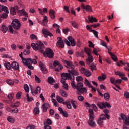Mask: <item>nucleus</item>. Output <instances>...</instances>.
Masks as SVG:
<instances>
[{"instance_id":"nucleus-52","label":"nucleus","mask_w":129,"mask_h":129,"mask_svg":"<svg viewBox=\"0 0 129 129\" xmlns=\"http://www.w3.org/2000/svg\"><path fill=\"white\" fill-rule=\"evenodd\" d=\"M48 23V17L47 16H45L44 17V19L43 20V24L44 26H46V24Z\"/></svg>"},{"instance_id":"nucleus-38","label":"nucleus","mask_w":129,"mask_h":129,"mask_svg":"<svg viewBox=\"0 0 129 129\" xmlns=\"http://www.w3.org/2000/svg\"><path fill=\"white\" fill-rule=\"evenodd\" d=\"M63 104L64 105H67V108L68 109H71V108H72V106H71V104H70V102H63Z\"/></svg>"},{"instance_id":"nucleus-34","label":"nucleus","mask_w":129,"mask_h":129,"mask_svg":"<svg viewBox=\"0 0 129 129\" xmlns=\"http://www.w3.org/2000/svg\"><path fill=\"white\" fill-rule=\"evenodd\" d=\"M120 63L122 64V65H124L125 66L124 70H129V63H123V61L122 60H120Z\"/></svg>"},{"instance_id":"nucleus-62","label":"nucleus","mask_w":129,"mask_h":129,"mask_svg":"<svg viewBox=\"0 0 129 129\" xmlns=\"http://www.w3.org/2000/svg\"><path fill=\"white\" fill-rule=\"evenodd\" d=\"M34 78H35V81H36V82H37V83H40L41 82V79H40L38 76H37V75H35L34 76Z\"/></svg>"},{"instance_id":"nucleus-53","label":"nucleus","mask_w":129,"mask_h":129,"mask_svg":"<svg viewBox=\"0 0 129 129\" xmlns=\"http://www.w3.org/2000/svg\"><path fill=\"white\" fill-rule=\"evenodd\" d=\"M57 68L55 69V71H61L62 69H63V66L62 64H60L59 66L57 67Z\"/></svg>"},{"instance_id":"nucleus-31","label":"nucleus","mask_w":129,"mask_h":129,"mask_svg":"<svg viewBox=\"0 0 129 129\" xmlns=\"http://www.w3.org/2000/svg\"><path fill=\"white\" fill-rule=\"evenodd\" d=\"M83 87V83L79 82L77 83L76 89H77V91H78L80 89H81V88H82Z\"/></svg>"},{"instance_id":"nucleus-13","label":"nucleus","mask_w":129,"mask_h":129,"mask_svg":"<svg viewBox=\"0 0 129 129\" xmlns=\"http://www.w3.org/2000/svg\"><path fill=\"white\" fill-rule=\"evenodd\" d=\"M39 65L41 71H42L43 73H47L48 72L46 66H45L44 63L40 61L39 62Z\"/></svg>"},{"instance_id":"nucleus-30","label":"nucleus","mask_w":129,"mask_h":129,"mask_svg":"<svg viewBox=\"0 0 129 129\" xmlns=\"http://www.w3.org/2000/svg\"><path fill=\"white\" fill-rule=\"evenodd\" d=\"M3 64L4 67H5V68L7 69V70H10V69H11V65L10 62L6 61Z\"/></svg>"},{"instance_id":"nucleus-24","label":"nucleus","mask_w":129,"mask_h":129,"mask_svg":"<svg viewBox=\"0 0 129 129\" xmlns=\"http://www.w3.org/2000/svg\"><path fill=\"white\" fill-rule=\"evenodd\" d=\"M88 19L89 20V23H97V22H98V20H97L96 18L93 17V16L90 17V16H88Z\"/></svg>"},{"instance_id":"nucleus-25","label":"nucleus","mask_w":129,"mask_h":129,"mask_svg":"<svg viewBox=\"0 0 129 129\" xmlns=\"http://www.w3.org/2000/svg\"><path fill=\"white\" fill-rule=\"evenodd\" d=\"M38 12H39V14H40V15H43L45 13H48V9H47V8H43V10L42 9L38 8Z\"/></svg>"},{"instance_id":"nucleus-1","label":"nucleus","mask_w":129,"mask_h":129,"mask_svg":"<svg viewBox=\"0 0 129 129\" xmlns=\"http://www.w3.org/2000/svg\"><path fill=\"white\" fill-rule=\"evenodd\" d=\"M31 47L33 49V50L40 51L41 53H43V49L45 47V46L44 45V44L42 43L41 41H38L36 43V44L35 43H32L31 44Z\"/></svg>"},{"instance_id":"nucleus-43","label":"nucleus","mask_w":129,"mask_h":129,"mask_svg":"<svg viewBox=\"0 0 129 129\" xmlns=\"http://www.w3.org/2000/svg\"><path fill=\"white\" fill-rule=\"evenodd\" d=\"M89 117H94V113H93V110L92 109H90L89 110Z\"/></svg>"},{"instance_id":"nucleus-39","label":"nucleus","mask_w":129,"mask_h":129,"mask_svg":"<svg viewBox=\"0 0 129 129\" xmlns=\"http://www.w3.org/2000/svg\"><path fill=\"white\" fill-rule=\"evenodd\" d=\"M103 120H102V119H100V118H99L97 122V123L100 125V126H101V127H102V126H103V124H102V123H103Z\"/></svg>"},{"instance_id":"nucleus-47","label":"nucleus","mask_w":129,"mask_h":129,"mask_svg":"<svg viewBox=\"0 0 129 129\" xmlns=\"http://www.w3.org/2000/svg\"><path fill=\"white\" fill-rule=\"evenodd\" d=\"M71 24H72V25L73 27H74L75 29H77L78 28V25L75 21H70Z\"/></svg>"},{"instance_id":"nucleus-4","label":"nucleus","mask_w":129,"mask_h":129,"mask_svg":"<svg viewBox=\"0 0 129 129\" xmlns=\"http://www.w3.org/2000/svg\"><path fill=\"white\" fill-rule=\"evenodd\" d=\"M64 41L66 43V45H67L69 47H70V46L75 47V45L76 44L74 39H73V38L70 36L68 37V40L66 39H64Z\"/></svg>"},{"instance_id":"nucleus-15","label":"nucleus","mask_w":129,"mask_h":129,"mask_svg":"<svg viewBox=\"0 0 129 129\" xmlns=\"http://www.w3.org/2000/svg\"><path fill=\"white\" fill-rule=\"evenodd\" d=\"M94 120V117H89V120L88 121L89 125L92 127H94L96 125V123H95V122L93 121Z\"/></svg>"},{"instance_id":"nucleus-12","label":"nucleus","mask_w":129,"mask_h":129,"mask_svg":"<svg viewBox=\"0 0 129 129\" xmlns=\"http://www.w3.org/2000/svg\"><path fill=\"white\" fill-rule=\"evenodd\" d=\"M20 9L18 6H15L14 7L10 8V14L12 15V16H15L16 13H17V10Z\"/></svg>"},{"instance_id":"nucleus-57","label":"nucleus","mask_w":129,"mask_h":129,"mask_svg":"<svg viewBox=\"0 0 129 129\" xmlns=\"http://www.w3.org/2000/svg\"><path fill=\"white\" fill-rule=\"evenodd\" d=\"M93 54H94L96 56H98V51H97V49H96V48H94V46H93Z\"/></svg>"},{"instance_id":"nucleus-61","label":"nucleus","mask_w":129,"mask_h":129,"mask_svg":"<svg viewBox=\"0 0 129 129\" xmlns=\"http://www.w3.org/2000/svg\"><path fill=\"white\" fill-rule=\"evenodd\" d=\"M88 65H90L89 67L90 68L91 70H92L93 71V70H96V66L94 65V64H88Z\"/></svg>"},{"instance_id":"nucleus-5","label":"nucleus","mask_w":129,"mask_h":129,"mask_svg":"<svg viewBox=\"0 0 129 129\" xmlns=\"http://www.w3.org/2000/svg\"><path fill=\"white\" fill-rule=\"evenodd\" d=\"M22 62L24 65H27V66H28L29 69H31V70L34 69V67L32 66V64H33V60H32V59L25 58L24 59H23V61H22Z\"/></svg>"},{"instance_id":"nucleus-18","label":"nucleus","mask_w":129,"mask_h":129,"mask_svg":"<svg viewBox=\"0 0 129 129\" xmlns=\"http://www.w3.org/2000/svg\"><path fill=\"white\" fill-rule=\"evenodd\" d=\"M87 92V89L85 87H82L78 91H77L78 94H85Z\"/></svg>"},{"instance_id":"nucleus-46","label":"nucleus","mask_w":129,"mask_h":129,"mask_svg":"<svg viewBox=\"0 0 129 129\" xmlns=\"http://www.w3.org/2000/svg\"><path fill=\"white\" fill-rule=\"evenodd\" d=\"M87 71V69H85V68H83V67H81L80 69V72H81V73H82V74H85V73L86 72V71Z\"/></svg>"},{"instance_id":"nucleus-42","label":"nucleus","mask_w":129,"mask_h":129,"mask_svg":"<svg viewBox=\"0 0 129 129\" xmlns=\"http://www.w3.org/2000/svg\"><path fill=\"white\" fill-rule=\"evenodd\" d=\"M76 80L77 82L83 81V78L81 76H78L76 77Z\"/></svg>"},{"instance_id":"nucleus-51","label":"nucleus","mask_w":129,"mask_h":129,"mask_svg":"<svg viewBox=\"0 0 129 129\" xmlns=\"http://www.w3.org/2000/svg\"><path fill=\"white\" fill-rule=\"evenodd\" d=\"M33 113L34 114H39V113H40V110L38 107H36L34 108Z\"/></svg>"},{"instance_id":"nucleus-63","label":"nucleus","mask_w":129,"mask_h":129,"mask_svg":"<svg viewBox=\"0 0 129 129\" xmlns=\"http://www.w3.org/2000/svg\"><path fill=\"white\" fill-rule=\"evenodd\" d=\"M60 93L63 97H67L68 94H67V93H66V92L62 90V91H61Z\"/></svg>"},{"instance_id":"nucleus-19","label":"nucleus","mask_w":129,"mask_h":129,"mask_svg":"<svg viewBox=\"0 0 129 129\" xmlns=\"http://www.w3.org/2000/svg\"><path fill=\"white\" fill-rule=\"evenodd\" d=\"M61 77L62 79L66 80V79H71L72 78V77H71V75H70V73H62L61 74Z\"/></svg>"},{"instance_id":"nucleus-20","label":"nucleus","mask_w":129,"mask_h":129,"mask_svg":"<svg viewBox=\"0 0 129 129\" xmlns=\"http://www.w3.org/2000/svg\"><path fill=\"white\" fill-rule=\"evenodd\" d=\"M68 71L70 75H73V76L75 75H79V72L76 70H74V69H72L71 70H68Z\"/></svg>"},{"instance_id":"nucleus-8","label":"nucleus","mask_w":129,"mask_h":129,"mask_svg":"<svg viewBox=\"0 0 129 129\" xmlns=\"http://www.w3.org/2000/svg\"><path fill=\"white\" fill-rule=\"evenodd\" d=\"M43 52L41 53L43 54L44 56H47L50 58H53V57L54 56V52L52 49L49 48L46 49V53L44 52V49H43Z\"/></svg>"},{"instance_id":"nucleus-36","label":"nucleus","mask_w":129,"mask_h":129,"mask_svg":"<svg viewBox=\"0 0 129 129\" xmlns=\"http://www.w3.org/2000/svg\"><path fill=\"white\" fill-rule=\"evenodd\" d=\"M48 82L50 84H51V85H53L54 83H55V79L52 77H49L48 78Z\"/></svg>"},{"instance_id":"nucleus-58","label":"nucleus","mask_w":129,"mask_h":129,"mask_svg":"<svg viewBox=\"0 0 129 129\" xmlns=\"http://www.w3.org/2000/svg\"><path fill=\"white\" fill-rule=\"evenodd\" d=\"M51 101L53 102V103H54L55 106H56L57 107L59 106V104H58V102H57L56 99H52Z\"/></svg>"},{"instance_id":"nucleus-33","label":"nucleus","mask_w":129,"mask_h":129,"mask_svg":"<svg viewBox=\"0 0 129 129\" xmlns=\"http://www.w3.org/2000/svg\"><path fill=\"white\" fill-rule=\"evenodd\" d=\"M109 115L108 114L104 115V114H102L100 116V118L101 119H102L103 120H105V119H106V118L108 119H109Z\"/></svg>"},{"instance_id":"nucleus-7","label":"nucleus","mask_w":129,"mask_h":129,"mask_svg":"<svg viewBox=\"0 0 129 129\" xmlns=\"http://www.w3.org/2000/svg\"><path fill=\"white\" fill-rule=\"evenodd\" d=\"M12 26L15 30H19L21 28V22L18 19H14L12 22Z\"/></svg>"},{"instance_id":"nucleus-21","label":"nucleus","mask_w":129,"mask_h":129,"mask_svg":"<svg viewBox=\"0 0 129 129\" xmlns=\"http://www.w3.org/2000/svg\"><path fill=\"white\" fill-rule=\"evenodd\" d=\"M11 66L14 70H19V69H20L19 63L16 61L13 62L11 64Z\"/></svg>"},{"instance_id":"nucleus-32","label":"nucleus","mask_w":129,"mask_h":129,"mask_svg":"<svg viewBox=\"0 0 129 129\" xmlns=\"http://www.w3.org/2000/svg\"><path fill=\"white\" fill-rule=\"evenodd\" d=\"M76 56L77 57H81V58H84V52L83 51L81 52H77L76 53Z\"/></svg>"},{"instance_id":"nucleus-9","label":"nucleus","mask_w":129,"mask_h":129,"mask_svg":"<svg viewBox=\"0 0 129 129\" xmlns=\"http://www.w3.org/2000/svg\"><path fill=\"white\" fill-rule=\"evenodd\" d=\"M97 105L100 108V109L105 108L106 107H108V108H111V105H110V104L107 103V102L105 103H98Z\"/></svg>"},{"instance_id":"nucleus-64","label":"nucleus","mask_w":129,"mask_h":129,"mask_svg":"<svg viewBox=\"0 0 129 129\" xmlns=\"http://www.w3.org/2000/svg\"><path fill=\"white\" fill-rule=\"evenodd\" d=\"M19 112V109L15 108L12 110L11 113H18Z\"/></svg>"},{"instance_id":"nucleus-56","label":"nucleus","mask_w":129,"mask_h":129,"mask_svg":"<svg viewBox=\"0 0 129 129\" xmlns=\"http://www.w3.org/2000/svg\"><path fill=\"white\" fill-rule=\"evenodd\" d=\"M100 45H101V46H103V47H105V48H107V45L106 44V43H105V42L103 41V40H101Z\"/></svg>"},{"instance_id":"nucleus-11","label":"nucleus","mask_w":129,"mask_h":129,"mask_svg":"<svg viewBox=\"0 0 129 129\" xmlns=\"http://www.w3.org/2000/svg\"><path fill=\"white\" fill-rule=\"evenodd\" d=\"M31 91L32 95H36L38 93L41 92V88L39 86H37L35 90H33L32 88H31Z\"/></svg>"},{"instance_id":"nucleus-54","label":"nucleus","mask_w":129,"mask_h":129,"mask_svg":"<svg viewBox=\"0 0 129 129\" xmlns=\"http://www.w3.org/2000/svg\"><path fill=\"white\" fill-rule=\"evenodd\" d=\"M24 89L26 92H29L30 91V89L29 88V86H28L27 84H25L24 85Z\"/></svg>"},{"instance_id":"nucleus-29","label":"nucleus","mask_w":129,"mask_h":129,"mask_svg":"<svg viewBox=\"0 0 129 129\" xmlns=\"http://www.w3.org/2000/svg\"><path fill=\"white\" fill-rule=\"evenodd\" d=\"M109 54L111 56L112 60H113L114 62H116V61L118 60V58H117V56H116V55L111 53V52L109 51Z\"/></svg>"},{"instance_id":"nucleus-49","label":"nucleus","mask_w":129,"mask_h":129,"mask_svg":"<svg viewBox=\"0 0 129 129\" xmlns=\"http://www.w3.org/2000/svg\"><path fill=\"white\" fill-rule=\"evenodd\" d=\"M7 120L8 121H9V122H10L11 123H14V122H15V119L11 116H9L7 118Z\"/></svg>"},{"instance_id":"nucleus-10","label":"nucleus","mask_w":129,"mask_h":129,"mask_svg":"<svg viewBox=\"0 0 129 129\" xmlns=\"http://www.w3.org/2000/svg\"><path fill=\"white\" fill-rule=\"evenodd\" d=\"M56 46L59 48H64L65 47V44H64L63 39L60 37L57 38V42L56 43Z\"/></svg>"},{"instance_id":"nucleus-14","label":"nucleus","mask_w":129,"mask_h":129,"mask_svg":"<svg viewBox=\"0 0 129 129\" xmlns=\"http://www.w3.org/2000/svg\"><path fill=\"white\" fill-rule=\"evenodd\" d=\"M115 73L116 75H119V76L121 77V78H122V79H123V80H125V81H126V80H127V78L126 77H123V76H124V74L123 72L117 71L115 72Z\"/></svg>"},{"instance_id":"nucleus-55","label":"nucleus","mask_w":129,"mask_h":129,"mask_svg":"<svg viewBox=\"0 0 129 129\" xmlns=\"http://www.w3.org/2000/svg\"><path fill=\"white\" fill-rule=\"evenodd\" d=\"M84 75H85V76H87V77H89V76H91V72L88 70H87Z\"/></svg>"},{"instance_id":"nucleus-59","label":"nucleus","mask_w":129,"mask_h":129,"mask_svg":"<svg viewBox=\"0 0 129 129\" xmlns=\"http://www.w3.org/2000/svg\"><path fill=\"white\" fill-rule=\"evenodd\" d=\"M59 65H61V63H60V62H59L57 60H55L53 62V66L54 67H57V66H59Z\"/></svg>"},{"instance_id":"nucleus-35","label":"nucleus","mask_w":129,"mask_h":129,"mask_svg":"<svg viewBox=\"0 0 129 129\" xmlns=\"http://www.w3.org/2000/svg\"><path fill=\"white\" fill-rule=\"evenodd\" d=\"M56 100L59 103H62L63 104L64 99L59 96H56Z\"/></svg>"},{"instance_id":"nucleus-37","label":"nucleus","mask_w":129,"mask_h":129,"mask_svg":"<svg viewBox=\"0 0 129 129\" xmlns=\"http://www.w3.org/2000/svg\"><path fill=\"white\" fill-rule=\"evenodd\" d=\"M99 81H103V80H105L106 79V75L104 74H102V77L99 76L98 78Z\"/></svg>"},{"instance_id":"nucleus-26","label":"nucleus","mask_w":129,"mask_h":129,"mask_svg":"<svg viewBox=\"0 0 129 129\" xmlns=\"http://www.w3.org/2000/svg\"><path fill=\"white\" fill-rule=\"evenodd\" d=\"M55 14H56V12L53 9H50L49 11V16L51 18V19H54L55 18H56V16H55Z\"/></svg>"},{"instance_id":"nucleus-28","label":"nucleus","mask_w":129,"mask_h":129,"mask_svg":"<svg viewBox=\"0 0 129 129\" xmlns=\"http://www.w3.org/2000/svg\"><path fill=\"white\" fill-rule=\"evenodd\" d=\"M70 102L74 109H76V108H77V104H78L77 101L74 100H71L70 101Z\"/></svg>"},{"instance_id":"nucleus-40","label":"nucleus","mask_w":129,"mask_h":129,"mask_svg":"<svg viewBox=\"0 0 129 129\" xmlns=\"http://www.w3.org/2000/svg\"><path fill=\"white\" fill-rule=\"evenodd\" d=\"M85 85H86V86H88V87L90 88V87H91V86L92 85H91V83H90L89 82V81H88V80H87V79H85Z\"/></svg>"},{"instance_id":"nucleus-45","label":"nucleus","mask_w":129,"mask_h":129,"mask_svg":"<svg viewBox=\"0 0 129 129\" xmlns=\"http://www.w3.org/2000/svg\"><path fill=\"white\" fill-rule=\"evenodd\" d=\"M87 71V69H85V68H83V67H81L80 69V72H81V73H82V74H85V73L86 72V71Z\"/></svg>"},{"instance_id":"nucleus-60","label":"nucleus","mask_w":129,"mask_h":129,"mask_svg":"<svg viewBox=\"0 0 129 129\" xmlns=\"http://www.w3.org/2000/svg\"><path fill=\"white\" fill-rule=\"evenodd\" d=\"M7 83L9 85H14V81L12 80L8 79L7 80Z\"/></svg>"},{"instance_id":"nucleus-2","label":"nucleus","mask_w":129,"mask_h":129,"mask_svg":"<svg viewBox=\"0 0 129 129\" xmlns=\"http://www.w3.org/2000/svg\"><path fill=\"white\" fill-rule=\"evenodd\" d=\"M85 52L87 54L88 56V58L87 59V65H90L91 63L93 62V56L91 55V50L88 48H85L84 49Z\"/></svg>"},{"instance_id":"nucleus-22","label":"nucleus","mask_w":129,"mask_h":129,"mask_svg":"<svg viewBox=\"0 0 129 129\" xmlns=\"http://www.w3.org/2000/svg\"><path fill=\"white\" fill-rule=\"evenodd\" d=\"M18 13V14L20 15V16H24L25 17H28L29 16L28 15V13L24 9H22L21 10H19Z\"/></svg>"},{"instance_id":"nucleus-17","label":"nucleus","mask_w":129,"mask_h":129,"mask_svg":"<svg viewBox=\"0 0 129 129\" xmlns=\"http://www.w3.org/2000/svg\"><path fill=\"white\" fill-rule=\"evenodd\" d=\"M42 33L45 38H47V37H48V36H49L50 37H52V36H53V34L50 33L49 31H48V29L43 28L42 29Z\"/></svg>"},{"instance_id":"nucleus-16","label":"nucleus","mask_w":129,"mask_h":129,"mask_svg":"<svg viewBox=\"0 0 129 129\" xmlns=\"http://www.w3.org/2000/svg\"><path fill=\"white\" fill-rule=\"evenodd\" d=\"M63 63L66 67H67V68H70V69L74 68V66L72 64V62L71 61L63 60Z\"/></svg>"},{"instance_id":"nucleus-41","label":"nucleus","mask_w":129,"mask_h":129,"mask_svg":"<svg viewBox=\"0 0 129 129\" xmlns=\"http://www.w3.org/2000/svg\"><path fill=\"white\" fill-rule=\"evenodd\" d=\"M90 32H91V33H93V34L94 35L95 37H96V38H97V39H98V32L96 31V30H90Z\"/></svg>"},{"instance_id":"nucleus-50","label":"nucleus","mask_w":129,"mask_h":129,"mask_svg":"<svg viewBox=\"0 0 129 129\" xmlns=\"http://www.w3.org/2000/svg\"><path fill=\"white\" fill-rule=\"evenodd\" d=\"M85 10H86L87 12H93L92 11V9L91 8V7H90V6L89 5H87L86 6V8Z\"/></svg>"},{"instance_id":"nucleus-48","label":"nucleus","mask_w":129,"mask_h":129,"mask_svg":"<svg viewBox=\"0 0 129 129\" xmlns=\"http://www.w3.org/2000/svg\"><path fill=\"white\" fill-rule=\"evenodd\" d=\"M104 97L105 100L108 101V100H109V98H110V95L108 93H105L104 95Z\"/></svg>"},{"instance_id":"nucleus-27","label":"nucleus","mask_w":129,"mask_h":129,"mask_svg":"<svg viewBox=\"0 0 129 129\" xmlns=\"http://www.w3.org/2000/svg\"><path fill=\"white\" fill-rule=\"evenodd\" d=\"M42 107L43 108V111L44 112H46V111H47V109H48V108H50V104H49L48 103H44L42 106Z\"/></svg>"},{"instance_id":"nucleus-6","label":"nucleus","mask_w":129,"mask_h":129,"mask_svg":"<svg viewBox=\"0 0 129 129\" xmlns=\"http://www.w3.org/2000/svg\"><path fill=\"white\" fill-rule=\"evenodd\" d=\"M1 9L5 13H4L2 17H0V23H2V19H7L8 18V14H9V9L8 7L2 6Z\"/></svg>"},{"instance_id":"nucleus-23","label":"nucleus","mask_w":129,"mask_h":129,"mask_svg":"<svg viewBox=\"0 0 129 129\" xmlns=\"http://www.w3.org/2000/svg\"><path fill=\"white\" fill-rule=\"evenodd\" d=\"M75 78V77L73 76L72 78L70 79L71 81V85L73 89H76V84H75V82L74 81Z\"/></svg>"},{"instance_id":"nucleus-44","label":"nucleus","mask_w":129,"mask_h":129,"mask_svg":"<svg viewBox=\"0 0 129 129\" xmlns=\"http://www.w3.org/2000/svg\"><path fill=\"white\" fill-rule=\"evenodd\" d=\"M1 29L3 33H7V31H8V27H7L6 25H3Z\"/></svg>"},{"instance_id":"nucleus-3","label":"nucleus","mask_w":129,"mask_h":129,"mask_svg":"<svg viewBox=\"0 0 129 129\" xmlns=\"http://www.w3.org/2000/svg\"><path fill=\"white\" fill-rule=\"evenodd\" d=\"M121 118L123 120L124 125H123V129H129V117L123 114H121Z\"/></svg>"}]
</instances>
